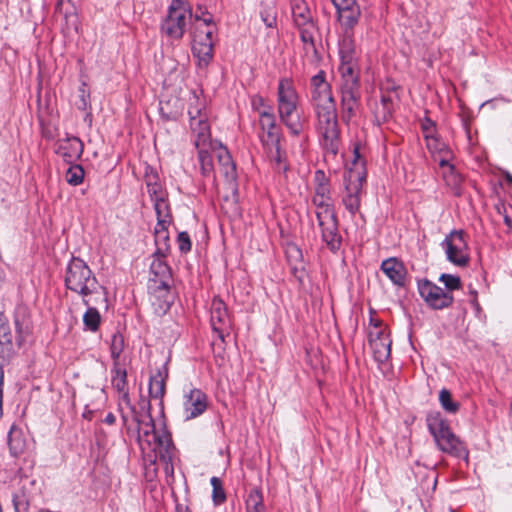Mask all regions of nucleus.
<instances>
[{
	"instance_id": "nucleus-1",
	"label": "nucleus",
	"mask_w": 512,
	"mask_h": 512,
	"mask_svg": "<svg viewBox=\"0 0 512 512\" xmlns=\"http://www.w3.org/2000/svg\"><path fill=\"white\" fill-rule=\"evenodd\" d=\"M112 387L119 393V407L123 423H127L128 416L124 412V406L131 412L133 419L139 426V441L140 447L143 451L146 449L154 452V459H157L164 465L166 475H173L174 466L173 460L175 458V447L172 442L170 433L165 429H156L154 421L150 414V403L147 399L141 398L139 405L142 411L147 414V421L142 418L139 411L132 405L127 383V372L121 367L119 362L113 363L111 370Z\"/></svg>"
},
{
	"instance_id": "nucleus-2",
	"label": "nucleus",
	"mask_w": 512,
	"mask_h": 512,
	"mask_svg": "<svg viewBox=\"0 0 512 512\" xmlns=\"http://www.w3.org/2000/svg\"><path fill=\"white\" fill-rule=\"evenodd\" d=\"M191 100L188 114L196 148L204 146L212 147L217 156L220 172L224 175L228 183H233L236 180L237 173L235 163L230 153L221 144L211 141L210 126L208 124L207 114L203 110L204 107L199 103V98L195 94H193Z\"/></svg>"
},
{
	"instance_id": "nucleus-3",
	"label": "nucleus",
	"mask_w": 512,
	"mask_h": 512,
	"mask_svg": "<svg viewBox=\"0 0 512 512\" xmlns=\"http://www.w3.org/2000/svg\"><path fill=\"white\" fill-rule=\"evenodd\" d=\"M313 204L316 207L315 214L321 229L322 240L331 251H337L340 247V236L327 183L318 184L313 196Z\"/></svg>"
},
{
	"instance_id": "nucleus-4",
	"label": "nucleus",
	"mask_w": 512,
	"mask_h": 512,
	"mask_svg": "<svg viewBox=\"0 0 512 512\" xmlns=\"http://www.w3.org/2000/svg\"><path fill=\"white\" fill-rule=\"evenodd\" d=\"M292 16L300 33L305 58L312 64L318 63L320 58L315 46L317 27L307 4L303 1L295 2L292 5Z\"/></svg>"
},
{
	"instance_id": "nucleus-5",
	"label": "nucleus",
	"mask_w": 512,
	"mask_h": 512,
	"mask_svg": "<svg viewBox=\"0 0 512 512\" xmlns=\"http://www.w3.org/2000/svg\"><path fill=\"white\" fill-rule=\"evenodd\" d=\"M298 95L288 79H282L278 85V114L281 122L293 135H299L303 124L297 113Z\"/></svg>"
},
{
	"instance_id": "nucleus-6",
	"label": "nucleus",
	"mask_w": 512,
	"mask_h": 512,
	"mask_svg": "<svg viewBox=\"0 0 512 512\" xmlns=\"http://www.w3.org/2000/svg\"><path fill=\"white\" fill-rule=\"evenodd\" d=\"M427 426L442 452L457 457L467 454L463 442L451 431L448 421L439 412L427 416Z\"/></svg>"
},
{
	"instance_id": "nucleus-7",
	"label": "nucleus",
	"mask_w": 512,
	"mask_h": 512,
	"mask_svg": "<svg viewBox=\"0 0 512 512\" xmlns=\"http://www.w3.org/2000/svg\"><path fill=\"white\" fill-rule=\"evenodd\" d=\"M354 160L351 167L344 174L345 195L342 202L346 209L354 215L360 207V193L366 179L364 162L360 159L358 151H354Z\"/></svg>"
},
{
	"instance_id": "nucleus-8",
	"label": "nucleus",
	"mask_w": 512,
	"mask_h": 512,
	"mask_svg": "<svg viewBox=\"0 0 512 512\" xmlns=\"http://www.w3.org/2000/svg\"><path fill=\"white\" fill-rule=\"evenodd\" d=\"M215 31L216 26L212 17L202 18L195 15L192 51L200 64L207 65L213 57V35Z\"/></svg>"
},
{
	"instance_id": "nucleus-9",
	"label": "nucleus",
	"mask_w": 512,
	"mask_h": 512,
	"mask_svg": "<svg viewBox=\"0 0 512 512\" xmlns=\"http://www.w3.org/2000/svg\"><path fill=\"white\" fill-rule=\"evenodd\" d=\"M65 285L85 298L96 291L98 282L88 265L73 257L66 268Z\"/></svg>"
},
{
	"instance_id": "nucleus-10",
	"label": "nucleus",
	"mask_w": 512,
	"mask_h": 512,
	"mask_svg": "<svg viewBox=\"0 0 512 512\" xmlns=\"http://www.w3.org/2000/svg\"><path fill=\"white\" fill-rule=\"evenodd\" d=\"M317 130L323 139L324 148L336 154L338 151L339 128L336 105L316 108Z\"/></svg>"
},
{
	"instance_id": "nucleus-11",
	"label": "nucleus",
	"mask_w": 512,
	"mask_h": 512,
	"mask_svg": "<svg viewBox=\"0 0 512 512\" xmlns=\"http://www.w3.org/2000/svg\"><path fill=\"white\" fill-rule=\"evenodd\" d=\"M192 18L190 5L183 0H172L168 13L161 25V31L171 39L179 40L183 37L187 20Z\"/></svg>"
},
{
	"instance_id": "nucleus-12",
	"label": "nucleus",
	"mask_w": 512,
	"mask_h": 512,
	"mask_svg": "<svg viewBox=\"0 0 512 512\" xmlns=\"http://www.w3.org/2000/svg\"><path fill=\"white\" fill-rule=\"evenodd\" d=\"M447 259L456 266L465 267L469 263L468 245L462 230H454L442 242Z\"/></svg>"
},
{
	"instance_id": "nucleus-13",
	"label": "nucleus",
	"mask_w": 512,
	"mask_h": 512,
	"mask_svg": "<svg viewBox=\"0 0 512 512\" xmlns=\"http://www.w3.org/2000/svg\"><path fill=\"white\" fill-rule=\"evenodd\" d=\"M418 291L425 303L432 309H444L453 303V296L450 292L444 291L427 279L418 281Z\"/></svg>"
},
{
	"instance_id": "nucleus-14",
	"label": "nucleus",
	"mask_w": 512,
	"mask_h": 512,
	"mask_svg": "<svg viewBox=\"0 0 512 512\" xmlns=\"http://www.w3.org/2000/svg\"><path fill=\"white\" fill-rule=\"evenodd\" d=\"M259 125L262 131L259 138L263 147H275L280 142V132L272 108L259 110Z\"/></svg>"
},
{
	"instance_id": "nucleus-15",
	"label": "nucleus",
	"mask_w": 512,
	"mask_h": 512,
	"mask_svg": "<svg viewBox=\"0 0 512 512\" xmlns=\"http://www.w3.org/2000/svg\"><path fill=\"white\" fill-rule=\"evenodd\" d=\"M208 406L207 396L200 389L192 388L183 396V413L185 420L202 415Z\"/></svg>"
},
{
	"instance_id": "nucleus-16",
	"label": "nucleus",
	"mask_w": 512,
	"mask_h": 512,
	"mask_svg": "<svg viewBox=\"0 0 512 512\" xmlns=\"http://www.w3.org/2000/svg\"><path fill=\"white\" fill-rule=\"evenodd\" d=\"M312 103L314 109L335 105L330 84L325 80L324 71H320L311 79Z\"/></svg>"
},
{
	"instance_id": "nucleus-17",
	"label": "nucleus",
	"mask_w": 512,
	"mask_h": 512,
	"mask_svg": "<svg viewBox=\"0 0 512 512\" xmlns=\"http://www.w3.org/2000/svg\"><path fill=\"white\" fill-rule=\"evenodd\" d=\"M343 35L339 42V54L341 59L340 71L346 68L356 70L358 52L353 39V29H343Z\"/></svg>"
},
{
	"instance_id": "nucleus-18",
	"label": "nucleus",
	"mask_w": 512,
	"mask_h": 512,
	"mask_svg": "<svg viewBox=\"0 0 512 512\" xmlns=\"http://www.w3.org/2000/svg\"><path fill=\"white\" fill-rule=\"evenodd\" d=\"M343 29H353L359 21L360 7L356 0H331Z\"/></svg>"
},
{
	"instance_id": "nucleus-19",
	"label": "nucleus",
	"mask_w": 512,
	"mask_h": 512,
	"mask_svg": "<svg viewBox=\"0 0 512 512\" xmlns=\"http://www.w3.org/2000/svg\"><path fill=\"white\" fill-rule=\"evenodd\" d=\"M55 152L67 163H71L80 158L83 153V143L75 136H68L59 139L56 143Z\"/></svg>"
},
{
	"instance_id": "nucleus-20",
	"label": "nucleus",
	"mask_w": 512,
	"mask_h": 512,
	"mask_svg": "<svg viewBox=\"0 0 512 512\" xmlns=\"http://www.w3.org/2000/svg\"><path fill=\"white\" fill-rule=\"evenodd\" d=\"M229 316L224 302L220 299H213L211 305V325L218 337L224 340L225 333L229 328Z\"/></svg>"
},
{
	"instance_id": "nucleus-21",
	"label": "nucleus",
	"mask_w": 512,
	"mask_h": 512,
	"mask_svg": "<svg viewBox=\"0 0 512 512\" xmlns=\"http://www.w3.org/2000/svg\"><path fill=\"white\" fill-rule=\"evenodd\" d=\"M342 76L341 98L361 99L359 75L356 70L346 68L340 71Z\"/></svg>"
},
{
	"instance_id": "nucleus-22",
	"label": "nucleus",
	"mask_w": 512,
	"mask_h": 512,
	"mask_svg": "<svg viewBox=\"0 0 512 512\" xmlns=\"http://www.w3.org/2000/svg\"><path fill=\"white\" fill-rule=\"evenodd\" d=\"M381 270L394 285H405L407 271L404 264L398 259L389 258L384 260L381 264Z\"/></svg>"
},
{
	"instance_id": "nucleus-23",
	"label": "nucleus",
	"mask_w": 512,
	"mask_h": 512,
	"mask_svg": "<svg viewBox=\"0 0 512 512\" xmlns=\"http://www.w3.org/2000/svg\"><path fill=\"white\" fill-rule=\"evenodd\" d=\"M165 257L166 255H157L155 251L153 254V260L150 265V271L155 277L159 278V287L161 292L167 294L169 288L168 280L171 273L169 266L164 261Z\"/></svg>"
},
{
	"instance_id": "nucleus-24",
	"label": "nucleus",
	"mask_w": 512,
	"mask_h": 512,
	"mask_svg": "<svg viewBox=\"0 0 512 512\" xmlns=\"http://www.w3.org/2000/svg\"><path fill=\"white\" fill-rule=\"evenodd\" d=\"M197 150L201 174L204 177L215 179L216 171H218L224 177V175L220 172V169H215L213 157L215 156L217 158V156L216 153L213 151V148L209 146H204L198 147ZM218 168L220 167L218 166Z\"/></svg>"
},
{
	"instance_id": "nucleus-25",
	"label": "nucleus",
	"mask_w": 512,
	"mask_h": 512,
	"mask_svg": "<svg viewBox=\"0 0 512 512\" xmlns=\"http://www.w3.org/2000/svg\"><path fill=\"white\" fill-rule=\"evenodd\" d=\"M14 353L12 334L8 324H0V368Z\"/></svg>"
},
{
	"instance_id": "nucleus-26",
	"label": "nucleus",
	"mask_w": 512,
	"mask_h": 512,
	"mask_svg": "<svg viewBox=\"0 0 512 512\" xmlns=\"http://www.w3.org/2000/svg\"><path fill=\"white\" fill-rule=\"evenodd\" d=\"M167 376V368L163 367L150 377L149 395L152 399H159L161 401L164 397Z\"/></svg>"
},
{
	"instance_id": "nucleus-27",
	"label": "nucleus",
	"mask_w": 512,
	"mask_h": 512,
	"mask_svg": "<svg viewBox=\"0 0 512 512\" xmlns=\"http://www.w3.org/2000/svg\"><path fill=\"white\" fill-rule=\"evenodd\" d=\"M370 346L373 351L374 358L377 362L383 363L390 357L391 341L387 338L377 337L370 341Z\"/></svg>"
},
{
	"instance_id": "nucleus-28",
	"label": "nucleus",
	"mask_w": 512,
	"mask_h": 512,
	"mask_svg": "<svg viewBox=\"0 0 512 512\" xmlns=\"http://www.w3.org/2000/svg\"><path fill=\"white\" fill-rule=\"evenodd\" d=\"M267 157L270 159L274 169L278 172H286L288 167L285 163V153L280 149V142L275 147L265 146Z\"/></svg>"
},
{
	"instance_id": "nucleus-29",
	"label": "nucleus",
	"mask_w": 512,
	"mask_h": 512,
	"mask_svg": "<svg viewBox=\"0 0 512 512\" xmlns=\"http://www.w3.org/2000/svg\"><path fill=\"white\" fill-rule=\"evenodd\" d=\"M360 107V99L341 98L342 120L350 122L357 114Z\"/></svg>"
},
{
	"instance_id": "nucleus-30",
	"label": "nucleus",
	"mask_w": 512,
	"mask_h": 512,
	"mask_svg": "<svg viewBox=\"0 0 512 512\" xmlns=\"http://www.w3.org/2000/svg\"><path fill=\"white\" fill-rule=\"evenodd\" d=\"M8 445L12 455L17 456L25 449V441L20 430L11 428L8 435Z\"/></svg>"
},
{
	"instance_id": "nucleus-31",
	"label": "nucleus",
	"mask_w": 512,
	"mask_h": 512,
	"mask_svg": "<svg viewBox=\"0 0 512 512\" xmlns=\"http://www.w3.org/2000/svg\"><path fill=\"white\" fill-rule=\"evenodd\" d=\"M101 322V316L98 310L94 307H88L83 315V323L87 330L96 332Z\"/></svg>"
},
{
	"instance_id": "nucleus-32",
	"label": "nucleus",
	"mask_w": 512,
	"mask_h": 512,
	"mask_svg": "<svg viewBox=\"0 0 512 512\" xmlns=\"http://www.w3.org/2000/svg\"><path fill=\"white\" fill-rule=\"evenodd\" d=\"M247 512H265L262 495L257 490L251 491L246 500Z\"/></svg>"
},
{
	"instance_id": "nucleus-33",
	"label": "nucleus",
	"mask_w": 512,
	"mask_h": 512,
	"mask_svg": "<svg viewBox=\"0 0 512 512\" xmlns=\"http://www.w3.org/2000/svg\"><path fill=\"white\" fill-rule=\"evenodd\" d=\"M439 401L442 408L449 413H456L459 410V403L452 400V395L447 389L439 392Z\"/></svg>"
},
{
	"instance_id": "nucleus-34",
	"label": "nucleus",
	"mask_w": 512,
	"mask_h": 512,
	"mask_svg": "<svg viewBox=\"0 0 512 512\" xmlns=\"http://www.w3.org/2000/svg\"><path fill=\"white\" fill-rule=\"evenodd\" d=\"M84 178V170L80 165H73L66 171L65 179L67 183L77 186L82 183Z\"/></svg>"
},
{
	"instance_id": "nucleus-35",
	"label": "nucleus",
	"mask_w": 512,
	"mask_h": 512,
	"mask_svg": "<svg viewBox=\"0 0 512 512\" xmlns=\"http://www.w3.org/2000/svg\"><path fill=\"white\" fill-rule=\"evenodd\" d=\"M212 485V499L215 505L222 504L226 499V494L223 489L222 481L218 477H212L211 480Z\"/></svg>"
},
{
	"instance_id": "nucleus-36",
	"label": "nucleus",
	"mask_w": 512,
	"mask_h": 512,
	"mask_svg": "<svg viewBox=\"0 0 512 512\" xmlns=\"http://www.w3.org/2000/svg\"><path fill=\"white\" fill-rule=\"evenodd\" d=\"M155 244L157 255H167L170 249L168 231L155 233Z\"/></svg>"
},
{
	"instance_id": "nucleus-37",
	"label": "nucleus",
	"mask_w": 512,
	"mask_h": 512,
	"mask_svg": "<svg viewBox=\"0 0 512 512\" xmlns=\"http://www.w3.org/2000/svg\"><path fill=\"white\" fill-rule=\"evenodd\" d=\"M124 348V338L121 334H114L111 339L110 351L111 357L115 362H119V357Z\"/></svg>"
},
{
	"instance_id": "nucleus-38",
	"label": "nucleus",
	"mask_w": 512,
	"mask_h": 512,
	"mask_svg": "<svg viewBox=\"0 0 512 512\" xmlns=\"http://www.w3.org/2000/svg\"><path fill=\"white\" fill-rule=\"evenodd\" d=\"M439 281L442 282L445 287L447 288V292L457 290L461 287V281L458 276L451 275V274H442L439 277Z\"/></svg>"
},
{
	"instance_id": "nucleus-39",
	"label": "nucleus",
	"mask_w": 512,
	"mask_h": 512,
	"mask_svg": "<svg viewBox=\"0 0 512 512\" xmlns=\"http://www.w3.org/2000/svg\"><path fill=\"white\" fill-rule=\"evenodd\" d=\"M154 203V209L157 214V218L163 219L167 218L170 219V209L167 202V197L162 198L161 200L153 201Z\"/></svg>"
},
{
	"instance_id": "nucleus-40",
	"label": "nucleus",
	"mask_w": 512,
	"mask_h": 512,
	"mask_svg": "<svg viewBox=\"0 0 512 512\" xmlns=\"http://www.w3.org/2000/svg\"><path fill=\"white\" fill-rule=\"evenodd\" d=\"M261 19L264 22V24L272 28L276 24V13L273 9V7H265L260 12Z\"/></svg>"
},
{
	"instance_id": "nucleus-41",
	"label": "nucleus",
	"mask_w": 512,
	"mask_h": 512,
	"mask_svg": "<svg viewBox=\"0 0 512 512\" xmlns=\"http://www.w3.org/2000/svg\"><path fill=\"white\" fill-rule=\"evenodd\" d=\"M147 191L152 201L161 200L162 198L167 197L166 191L162 188V185L159 182L147 187Z\"/></svg>"
},
{
	"instance_id": "nucleus-42",
	"label": "nucleus",
	"mask_w": 512,
	"mask_h": 512,
	"mask_svg": "<svg viewBox=\"0 0 512 512\" xmlns=\"http://www.w3.org/2000/svg\"><path fill=\"white\" fill-rule=\"evenodd\" d=\"M178 244L181 252H188L191 250V240L186 232H181L178 235Z\"/></svg>"
},
{
	"instance_id": "nucleus-43",
	"label": "nucleus",
	"mask_w": 512,
	"mask_h": 512,
	"mask_svg": "<svg viewBox=\"0 0 512 512\" xmlns=\"http://www.w3.org/2000/svg\"><path fill=\"white\" fill-rule=\"evenodd\" d=\"M159 180L158 174L151 167H147L145 171V183L146 186L149 187L153 184H156Z\"/></svg>"
},
{
	"instance_id": "nucleus-44",
	"label": "nucleus",
	"mask_w": 512,
	"mask_h": 512,
	"mask_svg": "<svg viewBox=\"0 0 512 512\" xmlns=\"http://www.w3.org/2000/svg\"><path fill=\"white\" fill-rule=\"evenodd\" d=\"M169 103H160V111L167 119H176L180 113V107H177L174 111L168 110Z\"/></svg>"
},
{
	"instance_id": "nucleus-45",
	"label": "nucleus",
	"mask_w": 512,
	"mask_h": 512,
	"mask_svg": "<svg viewBox=\"0 0 512 512\" xmlns=\"http://www.w3.org/2000/svg\"><path fill=\"white\" fill-rule=\"evenodd\" d=\"M153 305L155 306V312L158 315H162V314H165L169 310L171 301L169 299L165 298L163 301H160L158 305L155 302H153Z\"/></svg>"
},
{
	"instance_id": "nucleus-46",
	"label": "nucleus",
	"mask_w": 512,
	"mask_h": 512,
	"mask_svg": "<svg viewBox=\"0 0 512 512\" xmlns=\"http://www.w3.org/2000/svg\"><path fill=\"white\" fill-rule=\"evenodd\" d=\"M79 93H80V102H81V105L79 106V108L85 110L87 108V97L89 96L88 93H87V90H86V84L85 83H82L81 86L79 87Z\"/></svg>"
},
{
	"instance_id": "nucleus-47",
	"label": "nucleus",
	"mask_w": 512,
	"mask_h": 512,
	"mask_svg": "<svg viewBox=\"0 0 512 512\" xmlns=\"http://www.w3.org/2000/svg\"><path fill=\"white\" fill-rule=\"evenodd\" d=\"M287 255L289 259L300 260L302 258L301 250L296 245H290L287 248Z\"/></svg>"
},
{
	"instance_id": "nucleus-48",
	"label": "nucleus",
	"mask_w": 512,
	"mask_h": 512,
	"mask_svg": "<svg viewBox=\"0 0 512 512\" xmlns=\"http://www.w3.org/2000/svg\"><path fill=\"white\" fill-rule=\"evenodd\" d=\"M169 224H170V219H167V218H163V219L157 218V223H156V226H155V233H159L161 231H168L167 227H168Z\"/></svg>"
},
{
	"instance_id": "nucleus-49",
	"label": "nucleus",
	"mask_w": 512,
	"mask_h": 512,
	"mask_svg": "<svg viewBox=\"0 0 512 512\" xmlns=\"http://www.w3.org/2000/svg\"><path fill=\"white\" fill-rule=\"evenodd\" d=\"M3 382H4V372L0 369V417L3 414Z\"/></svg>"
},
{
	"instance_id": "nucleus-50",
	"label": "nucleus",
	"mask_w": 512,
	"mask_h": 512,
	"mask_svg": "<svg viewBox=\"0 0 512 512\" xmlns=\"http://www.w3.org/2000/svg\"><path fill=\"white\" fill-rule=\"evenodd\" d=\"M253 107L255 108V110L258 113H259V110H264V109L270 108L269 106H267V107L265 106L264 100L261 97H258L253 100Z\"/></svg>"
},
{
	"instance_id": "nucleus-51",
	"label": "nucleus",
	"mask_w": 512,
	"mask_h": 512,
	"mask_svg": "<svg viewBox=\"0 0 512 512\" xmlns=\"http://www.w3.org/2000/svg\"><path fill=\"white\" fill-rule=\"evenodd\" d=\"M116 421V417L114 416L113 413H108L104 419V422L109 424V425H112L114 424Z\"/></svg>"
},
{
	"instance_id": "nucleus-52",
	"label": "nucleus",
	"mask_w": 512,
	"mask_h": 512,
	"mask_svg": "<svg viewBox=\"0 0 512 512\" xmlns=\"http://www.w3.org/2000/svg\"><path fill=\"white\" fill-rule=\"evenodd\" d=\"M125 409H127V408L124 406V412L127 414V416H128V420H127V423H126V424L124 423V425H125V426H127V429H130V426H128L129 418L131 417V419H132V421H133V422H135V423H137V422L133 419L132 414H130V415H129V414L125 411ZM129 413H131V412L129 411ZM136 425H138V424H136ZM137 432L139 433V426H137ZM138 442L140 443V441H139V440H138Z\"/></svg>"
},
{
	"instance_id": "nucleus-53",
	"label": "nucleus",
	"mask_w": 512,
	"mask_h": 512,
	"mask_svg": "<svg viewBox=\"0 0 512 512\" xmlns=\"http://www.w3.org/2000/svg\"><path fill=\"white\" fill-rule=\"evenodd\" d=\"M433 126V123L431 121H427L426 124H423V129L427 132L426 134V137L428 138L430 136V134H428V131L430 129V127Z\"/></svg>"
},
{
	"instance_id": "nucleus-54",
	"label": "nucleus",
	"mask_w": 512,
	"mask_h": 512,
	"mask_svg": "<svg viewBox=\"0 0 512 512\" xmlns=\"http://www.w3.org/2000/svg\"><path fill=\"white\" fill-rule=\"evenodd\" d=\"M382 104L384 109H388V105L390 104V99L386 97H382Z\"/></svg>"
},
{
	"instance_id": "nucleus-55",
	"label": "nucleus",
	"mask_w": 512,
	"mask_h": 512,
	"mask_svg": "<svg viewBox=\"0 0 512 512\" xmlns=\"http://www.w3.org/2000/svg\"><path fill=\"white\" fill-rule=\"evenodd\" d=\"M505 179L512 184V175L509 172L505 173Z\"/></svg>"
},
{
	"instance_id": "nucleus-56",
	"label": "nucleus",
	"mask_w": 512,
	"mask_h": 512,
	"mask_svg": "<svg viewBox=\"0 0 512 512\" xmlns=\"http://www.w3.org/2000/svg\"><path fill=\"white\" fill-rule=\"evenodd\" d=\"M83 303L87 306H89V302L86 299H83Z\"/></svg>"
},
{
	"instance_id": "nucleus-57",
	"label": "nucleus",
	"mask_w": 512,
	"mask_h": 512,
	"mask_svg": "<svg viewBox=\"0 0 512 512\" xmlns=\"http://www.w3.org/2000/svg\"><path fill=\"white\" fill-rule=\"evenodd\" d=\"M317 175H321L322 177H324V174L321 171H317Z\"/></svg>"
},
{
	"instance_id": "nucleus-58",
	"label": "nucleus",
	"mask_w": 512,
	"mask_h": 512,
	"mask_svg": "<svg viewBox=\"0 0 512 512\" xmlns=\"http://www.w3.org/2000/svg\"><path fill=\"white\" fill-rule=\"evenodd\" d=\"M441 165H442V166H443V165H447V162L443 160V161H441Z\"/></svg>"
}]
</instances>
